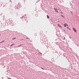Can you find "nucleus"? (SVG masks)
Listing matches in <instances>:
<instances>
[{
  "mask_svg": "<svg viewBox=\"0 0 79 79\" xmlns=\"http://www.w3.org/2000/svg\"><path fill=\"white\" fill-rule=\"evenodd\" d=\"M64 27H66V25L65 24H64Z\"/></svg>",
  "mask_w": 79,
  "mask_h": 79,
  "instance_id": "nucleus-4",
  "label": "nucleus"
},
{
  "mask_svg": "<svg viewBox=\"0 0 79 79\" xmlns=\"http://www.w3.org/2000/svg\"><path fill=\"white\" fill-rule=\"evenodd\" d=\"M41 69H44L43 68H41Z\"/></svg>",
  "mask_w": 79,
  "mask_h": 79,
  "instance_id": "nucleus-7",
  "label": "nucleus"
},
{
  "mask_svg": "<svg viewBox=\"0 0 79 79\" xmlns=\"http://www.w3.org/2000/svg\"><path fill=\"white\" fill-rule=\"evenodd\" d=\"M69 38H70V39H71V38L70 37H69Z\"/></svg>",
  "mask_w": 79,
  "mask_h": 79,
  "instance_id": "nucleus-10",
  "label": "nucleus"
},
{
  "mask_svg": "<svg viewBox=\"0 0 79 79\" xmlns=\"http://www.w3.org/2000/svg\"><path fill=\"white\" fill-rule=\"evenodd\" d=\"M73 29L74 31V32H77L76 30L75 29V28H73Z\"/></svg>",
  "mask_w": 79,
  "mask_h": 79,
  "instance_id": "nucleus-1",
  "label": "nucleus"
},
{
  "mask_svg": "<svg viewBox=\"0 0 79 79\" xmlns=\"http://www.w3.org/2000/svg\"><path fill=\"white\" fill-rule=\"evenodd\" d=\"M69 30H71V29H69Z\"/></svg>",
  "mask_w": 79,
  "mask_h": 79,
  "instance_id": "nucleus-9",
  "label": "nucleus"
},
{
  "mask_svg": "<svg viewBox=\"0 0 79 79\" xmlns=\"http://www.w3.org/2000/svg\"><path fill=\"white\" fill-rule=\"evenodd\" d=\"M9 79H11V78H9Z\"/></svg>",
  "mask_w": 79,
  "mask_h": 79,
  "instance_id": "nucleus-13",
  "label": "nucleus"
},
{
  "mask_svg": "<svg viewBox=\"0 0 79 79\" xmlns=\"http://www.w3.org/2000/svg\"><path fill=\"white\" fill-rule=\"evenodd\" d=\"M67 28L68 29H69V28L68 27H67Z\"/></svg>",
  "mask_w": 79,
  "mask_h": 79,
  "instance_id": "nucleus-8",
  "label": "nucleus"
},
{
  "mask_svg": "<svg viewBox=\"0 0 79 79\" xmlns=\"http://www.w3.org/2000/svg\"><path fill=\"white\" fill-rule=\"evenodd\" d=\"M57 10V9H56V12H58V11H57V10Z\"/></svg>",
  "mask_w": 79,
  "mask_h": 79,
  "instance_id": "nucleus-5",
  "label": "nucleus"
},
{
  "mask_svg": "<svg viewBox=\"0 0 79 79\" xmlns=\"http://www.w3.org/2000/svg\"><path fill=\"white\" fill-rule=\"evenodd\" d=\"M61 16H62V17H64V16H62V15H61Z\"/></svg>",
  "mask_w": 79,
  "mask_h": 79,
  "instance_id": "nucleus-11",
  "label": "nucleus"
},
{
  "mask_svg": "<svg viewBox=\"0 0 79 79\" xmlns=\"http://www.w3.org/2000/svg\"><path fill=\"white\" fill-rule=\"evenodd\" d=\"M14 45V44H12V45H11V46H12V45Z\"/></svg>",
  "mask_w": 79,
  "mask_h": 79,
  "instance_id": "nucleus-6",
  "label": "nucleus"
},
{
  "mask_svg": "<svg viewBox=\"0 0 79 79\" xmlns=\"http://www.w3.org/2000/svg\"><path fill=\"white\" fill-rule=\"evenodd\" d=\"M57 25L58 26V27H60V28H62V27H61V25H60V24H58Z\"/></svg>",
  "mask_w": 79,
  "mask_h": 79,
  "instance_id": "nucleus-2",
  "label": "nucleus"
},
{
  "mask_svg": "<svg viewBox=\"0 0 79 79\" xmlns=\"http://www.w3.org/2000/svg\"><path fill=\"white\" fill-rule=\"evenodd\" d=\"M13 39H15V38L13 39Z\"/></svg>",
  "mask_w": 79,
  "mask_h": 79,
  "instance_id": "nucleus-12",
  "label": "nucleus"
},
{
  "mask_svg": "<svg viewBox=\"0 0 79 79\" xmlns=\"http://www.w3.org/2000/svg\"><path fill=\"white\" fill-rule=\"evenodd\" d=\"M64 31H65L64 30Z\"/></svg>",
  "mask_w": 79,
  "mask_h": 79,
  "instance_id": "nucleus-14",
  "label": "nucleus"
},
{
  "mask_svg": "<svg viewBox=\"0 0 79 79\" xmlns=\"http://www.w3.org/2000/svg\"><path fill=\"white\" fill-rule=\"evenodd\" d=\"M47 18H48V19H49V16L48 15H47Z\"/></svg>",
  "mask_w": 79,
  "mask_h": 79,
  "instance_id": "nucleus-3",
  "label": "nucleus"
}]
</instances>
